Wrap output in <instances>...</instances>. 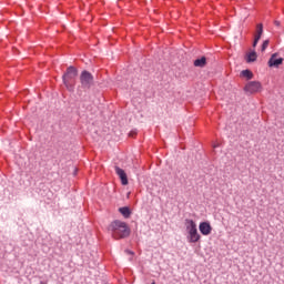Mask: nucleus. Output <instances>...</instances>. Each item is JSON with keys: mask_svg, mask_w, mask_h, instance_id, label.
<instances>
[{"mask_svg": "<svg viewBox=\"0 0 284 284\" xmlns=\"http://www.w3.org/2000/svg\"><path fill=\"white\" fill-rule=\"evenodd\" d=\"M270 45V40H265L262 44V52H265L267 50V47Z\"/></svg>", "mask_w": 284, "mask_h": 284, "instance_id": "nucleus-14", "label": "nucleus"}, {"mask_svg": "<svg viewBox=\"0 0 284 284\" xmlns=\"http://www.w3.org/2000/svg\"><path fill=\"white\" fill-rule=\"evenodd\" d=\"M126 254H134L132 251H126Z\"/></svg>", "mask_w": 284, "mask_h": 284, "instance_id": "nucleus-17", "label": "nucleus"}, {"mask_svg": "<svg viewBox=\"0 0 284 284\" xmlns=\"http://www.w3.org/2000/svg\"><path fill=\"white\" fill-rule=\"evenodd\" d=\"M80 82L83 88H90V85H92L94 82V77H92V73L88 71H82L80 75Z\"/></svg>", "mask_w": 284, "mask_h": 284, "instance_id": "nucleus-5", "label": "nucleus"}, {"mask_svg": "<svg viewBox=\"0 0 284 284\" xmlns=\"http://www.w3.org/2000/svg\"><path fill=\"white\" fill-rule=\"evenodd\" d=\"M119 212L122 214V216H124V219H130V214H132V212H130V207L128 206L120 207Z\"/></svg>", "mask_w": 284, "mask_h": 284, "instance_id": "nucleus-10", "label": "nucleus"}, {"mask_svg": "<svg viewBox=\"0 0 284 284\" xmlns=\"http://www.w3.org/2000/svg\"><path fill=\"white\" fill-rule=\"evenodd\" d=\"M199 230L203 236H210V234H212V225L210 222L200 223Z\"/></svg>", "mask_w": 284, "mask_h": 284, "instance_id": "nucleus-7", "label": "nucleus"}, {"mask_svg": "<svg viewBox=\"0 0 284 284\" xmlns=\"http://www.w3.org/2000/svg\"><path fill=\"white\" fill-rule=\"evenodd\" d=\"M195 68H205L207 64V59L205 57H202L200 59L194 60Z\"/></svg>", "mask_w": 284, "mask_h": 284, "instance_id": "nucleus-9", "label": "nucleus"}, {"mask_svg": "<svg viewBox=\"0 0 284 284\" xmlns=\"http://www.w3.org/2000/svg\"><path fill=\"white\" fill-rule=\"evenodd\" d=\"M258 41H261V38L255 37L254 42H253V48H256V45H258Z\"/></svg>", "mask_w": 284, "mask_h": 284, "instance_id": "nucleus-15", "label": "nucleus"}, {"mask_svg": "<svg viewBox=\"0 0 284 284\" xmlns=\"http://www.w3.org/2000/svg\"><path fill=\"white\" fill-rule=\"evenodd\" d=\"M213 148H219V144H214Z\"/></svg>", "mask_w": 284, "mask_h": 284, "instance_id": "nucleus-18", "label": "nucleus"}, {"mask_svg": "<svg viewBox=\"0 0 284 284\" xmlns=\"http://www.w3.org/2000/svg\"><path fill=\"white\" fill-rule=\"evenodd\" d=\"M115 173L121 180L122 185H128V174L125 173V171L119 166H115Z\"/></svg>", "mask_w": 284, "mask_h": 284, "instance_id": "nucleus-8", "label": "nucleus"}, {"mask_svg": "<svg viewBox=\"0 0 284 284\" xmlns=\"http://www.w3.org/2000/svg\"><path fill=\"white\" fill-rule=\"evenodd\" d=\"M130 136H134V134H133V133H130Z\"/></svg>", "mask_w": 284, "mask_h": 284, "instance_id": "nucleus-20", "label": "nucleus"}, {"mask_svg": "<svg viewBox=\"0 0 284 284\" xmlns=\"http://www.w3.org/2000/svg\"><path fill=\"white\" fill-rule=\"evenodd\" d=\"M258 55L256 54V51H252L247 54L246 61L247 63H254V61H256Z\"/></svg>", "mask_w": 284, "mask_h": 284, "instance_id": "nucleus-11", "label": "nucleus"}, {"mask_svg": "<svg viewBox=\"0 0 284 284\" xmlns=\"http://www.w3.org/2000/svg\"><path fill=\"white\" fill-rule=\"evenodd\" d=\"M151 284H156L155 282H152Z\"/></svg>", "mask_w": 284, "mask_h": 284, "instance_id": "nucleus-21", "label": "nucleus"}, {"mask_svg": "<svg viewBox=\"0 0 284 284\" xmlns=\"http://www.w3.org/2000/svg\"><path fill=\"white\" fill-rule=\"evenodd\" d=\"M262 36H263V24L260 23L256 27V34H255V37H258V39H261Z\"/></svg>", "mask_w": 284, "mask_h": 284, "instance_id": "nucleus-13", "label": "nucleus"}, {"mask_svg": "<svg viewBox=\"0 0 284 284\" xmlns=\"http://www.w3.org/2000/svg\"><path fill=\"white\" fill-rule=\"evenodd\" d=\"M40 284H48V283H45V282H40Z\"/></svg>", "mask_w": 284, "mask_h": 284, "instance_id": "nucleus-19", "label": "nucleus"}, {"mask_svg": "<svg viewBox=\"0 0 284 284\" xmlns=\"http://www.w3.org/2000/svg\"><path fill=\"white\" fill-rule=\"evenodd\" d=\"M79 71L74 67H69L67 72L62 75L63 83L69 92H74V83L72 81L78 77Z\"/></svg>", "mask_w": 284, "mask_h": 284, "instance_id": "nucleus-3", "label": "nucleus"}, {"mask_svg": "<svg viewBox=\"0 0 284 284\" xmlns=\"http://www.w3.org/2000/svg\"><path fill=\"white\" fill-rule=\"evenodd\" d=\"M109 232L113 239H128L130 236V226L125 222L115 220L109 225Z\"/></svg>", "mask_w": 284, "mask_h": 284, "instance_id": "nucleus-1", "label": "nucleus"}, {"mask_svg": "<svg viewBox=\"0 0 284 284\" xmlns=\"http://www.w3.org/2000/svg\"><path fill=\"white\" fill-rule=\"evenodd\" d=\"M274 24L278 27V26H281V22L280 21H275Z\"/></svg>", "mask_w": 284, "mask_h": 284, "instance_id": "nucleus-16", "label": "nucleus"}, {"mask_svg": "<svg viewBox=\"0 0 284 284\" xmlns=\"http://www.w3.org/2000/svg\"><path fill=\"white\" fill-rule=\"evenodd\" d=\"M241 77H244L250 81L251 79H254V73H252V71L246 69L241 72Z\"/></svg>", "mask_w": 284, "mask_h": 284, "instance_id": "nucleus-12", "label": "nucleus"}, {"mask_svg": "<svg viewBox=\"0 0 284 284\" xmlns=\"http://www.w3.org/2000/svg\"><path fill=\"white\" fill-rule=\"evenodd\" d=\"M184 225L186 227L189 243H199L201 241V234H199V229H196V222L186 219Z\"/></svg>", "mask_w": 284, "mask_h": 284, "instance_id": "nucleus-2", "label": "nucleus"}, {"mask_svg": "<svg viewBox=\"0 0 284 284\" xmlns=\"http://www.w3.org/2000/svg\"><path fill=\"white\" fill-rule=\"evenodd\" d=\"M263 85L258 81H251L244 87V91L247 94H256V92H261Z\"/></svg>", "mask_w": 284, "mask_h": 284, "instance_id": "nucleus-4", "label": "nucleus"}, {"mask_svg": "<svg viewBox=\"0 0 284 284\" xmlns=\"http://www.w3.org/2000/svg\"><path fill=\"white\" fill-rule=\"evenodd\" d=\"M283 65V58H278V53H273L268 60V68H278Z\"/></svg>", "mask_w": 284, "mask_h": 284, "instance_id": "nucleus-6", "label": "nucleus"}]
</instances>
